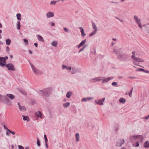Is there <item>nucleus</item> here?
<instances>
[{"label":"nucleus","instance_id":"obj_1","mask_svg":"<svg viewBox=\"0 0 149 149\" xmlns=\"http://www.w3.org/2000/svg\"><path fill=\"white\" fill-rule=\"evenodd\" d=\"M39 91L40 94L43 97H49L52 93V89L51 88H48L40 90Z\"/></svg>","mask_w":149,"mask_h":149},{"label":"nucleus","instance_id":"obj_2","mask_svg":"<svg viewBox=\"0 0 149 149\" xmlns=\"http://www.w3.org/2000/svg\"><path fill=\"white\" fill-rule=\"evenodd\" d=\"M129 57L127 54H120L118 56L117 58L118 59H121L122 61H127Z\"/></svg>","mask_w":149,"mask_h":149},{"label":"nucleus","instance_id":"obj_3","mask_svg":"<svg viewBox=\"0 0 149 149\" xmlns=\"http://www.w3.org/2000/svg\"><path fill=\"white\" fill-rule=\"evenodd\" d=\"M29 62L34 73L36 75L40 74V71L38 69H36L29 61Z\"/></svg>","mask_w":149,"mask_h":149},{"label":"nucleus","instance_id":"obj_4","mask_svg":"<svg viewBox=\"0 0 149 149\" xmlns=\"http://www.w3.org/2000/svg\"><path fill=\"white\" fill-rule=\"evenodd\" d=\"M5 66H6V68H7L8 70H15V69L14 68V65L13 64L10 63L6 64Z\"/></svg>","mask_w":149,"mask_h":149},{"label":"nucleus","instance_id":"obj_5","mask_svg":"<svg viewBox=\"0 0 149 149\" xmlns=\"http://www.w3.org/2000/svg\"><path fill=\"white\" fill-rule=\"evenodd\" d=\"M6 63V61L3 57L0 56V66L2 67L5 66Z\"/></svg>","mask_w":149,"mask_h":149},{"label":"nucleus","instance_id":"obj_6","mask_svg":"<svg viewBox=\"0 0 149 149\" xmlns=\"http://www.w3.org/2000/svg\"><path fill=\"white\" fill-rule=\"evenodd\" d=\"M105 99V97H103L102 99H100L98 101L95 100L94 102L95 103L98 105H102L103 104V102L104 101Z\"/></svg>","mask_w":149,"mask_h":149},{"label":"nucleus","instance_id":"obj_7","mask_svg":"<svg viewBox=\"0 0 149 149\" xmlns=\"http://www.w3.org/2000/svg\"><path fill=\"white\" fill-rule=\"evenodd\" d=\"M124 142L125 141L123 139H120L116 142V146L118 147H121Z\"/></svg>","mask_w":149,"mask_h":149},{"label":"nucleus","instance_id":"obj_8","mask_svg":"<svg viewBox=\"0 0 149 149\" xmlns=\"http://www.w3.org/2000/svg\"><path fill=\"white\" fill-rule=\"evenodd\" d=\"M113 77H111L107 78H105L104 77L103 78H102V83L103 84L105 83L108 82L109 81L112 79L114 78Z\"/></svg>","mask_w":149,"mask_h":149},{"label":"nucleus","instance_id":"obj_9","mask_svg":"<svg viewBox=\"0 0 149 149\" xmlns=\"http://www.w3.org/2000/svg\"><path fill=\"white\" fill-rule=\"evenodd\" d=\"M131 142H134L137 139V135H136L133 136H130L129 138Z\"/></svg>","mask_w":149,"mask_h":149},{"label":"nucleus","instance_id":"obj_10","mask_svg":"<svg viewBox=\"0 0 149 149\" xmlns=\"http://www.w3.org/2000/svg\"><path fill=\"white\" fill-rule=\"evenodd\" d=\"M86 42V39H85L84 40H83L78 45H77L76 46V47L78 48H79L83 46L84 45Z\"/></svg>","mask_w":149,"mask_h":149},{"label":"nucleus","instance_id":"obj_11","mask_svg":"<svg viewBox=\"0 0 149 149\" xmlns=\"http://www.w3.org/2000/svg\"><path fill=\"white\" fill-rule=\"evenodd\" d=\"M134 60V61L135 62H136V63L137 62H141L143 63V62L144 61L143 59H141L140 58H138V57H136L135 58Z\"/></svg>","mask_w":149,"mask_h":149},{"label":"nucleus","instance_id":"obj_12","mask_svg":"<svg viewBox=\"0 0 149 149\" xmlns=\"http://www.w3.org/2000/svg\"><path fill=\"white\" fill-rule=\"evenodd\" d=\"M54 13L51 12H49L46 14V16L48 18H50L54 16Z\"/></svg>","mask_w":149,"mask_h":149},{"label":"nucleus","instance_id":"obj_13","mask_svg":"<svg viewBox=\"0 0 149 149\" xmlns=\"http://www.w3.org/2000/svg\"><path fill=\"white\" fill-rule=\"evenodd\" d=\"M79 29H80V31L81 33V35L83 37H84L86 35V34L84 33V30L81 27H79Z\"/></svg>","mask_w":149,"mask_h":149},{"label":"nucleus","instance_id":"obj_14","mask_svg":"<svg viewBox=\"0 0 149 149\" xmlns=\"http://www.w3.org/2000/svg\"><path fill=\"white\" fill-rule=\"evenodd\" d=\"M93 97H87L86 98H83V99H82L81 101V102H86L88 100H91L92 99H93Z\"/></svg>","mask_w":149,"mask_h":149},{"label":"nucleus","instance_id":"obj_15","mask_svg":"<svg viewBox=\"0 0 149 149\" xmlns=\"http://www.w3.org/2000/svg\"><path fill=\"white\" fill-rule=\"evenodd\" d=\"M36 37L37 38L38 40L42 42H43L44 41V40L43 37L41 36L40 35H36Z\"/></svg>","mask_w":149,"mask_h":149},{"label":"nucleus","instance_id":"obj_16","mask_svg":"<svg viewBox=\"0 0 149 149\" xmlns=\"http://www.w3.org/2000/svg\"><path fill=\"white\" fill-rule=\"evenodd\" d=\"M103 77H95L94 78H93L92 79L93 80H95L96 81L99 82L102 80V78H103Z\"/></svg>","mask_w":149,"mask_h":149},{"label":"nucleus","instance_id":"obj_17","mask_svg":"<svg viewBox=\"0 0 149 149\" xmlns=\"http://www.w3.org/2000/svg\"><path fill=\"white\" fill-rule=\"evenodd\" d=\"M143 146L145 148H149V141H146L144 143Z\"/></svg>","mask_w":149,"mask_h":149},{"label":"nucleus","instance_id":"obj_18","mask_svg":"<svg viewBox=\"0 0 149 149\" xmlns=\"http://www.w3.org/2000/svg\"><path fill=\"white\" fill-rule=\"evenodd\" d=\"M6 96H3L1 95L0 94V103L1 102H5V97Z\"/></svg>","mask_w":149,"mask_h":149},{"label":"nucleus","instance_id":"obj_19","mask_svg":"<svg viewBox=\"0 0 149 149\" xmlns=\"http://www.w3.org/2000/svg\"><path fill=\"white\" fill-rule=\"evenodd\" d=\"M5 101L9 105H10L11 104V101L6 97H5Z\"/></svg>","mask_w":149,"mask_h":149},{"label":"nucleus","instance_id":"obj_20","mask_svg":"<svg viewBox=\"0 0 149 149\" xmlns=\"http://www.w3.org/2000/svg\"><path fill=\"white\" fill-rule=\"evenodd\" d=\"M22 117H23V119L24 120H26L27 122L29 121V118L28 116H25L24 115H22Z\"/></svg>","mask_w":149,"mask_h":149},{"label":"nucleus","instance_id":"obj_21","mask_svg":"<svg viewBox=\"0 0 149 149\" xmlns=\"http://www.w3.org/2000/svg\"><path fill=\"white\" fill-rule=\"evenodd\" d=\"M62 68L63 69H66L67 70H71V67L70 66H68L66 65H63Z\"/></svg>","mask_w":149,"mask_h":149},{"label":"nucleus","instance_id":"obj_22","mask_svg":"<svg viewBox=\"0 0 149 149\" xmlns=\"http://www.w3.org/2000/svg\"><path fill=\"white\" fill-rule=\"evenodd\" d=\"M6 96L8 97L11 100L13 99L15 97L14 96L11 94H6Z\"/></svg>","mask_w":149,"mask_h":149},{"label":"nucleus","instance_id":"obj_23","mask_svg":"<svg viewBox=\"0 0 149 149\" xmlns=\"http://www.w3.org/2000/svg\"><path fill=\"white\" fill-rule=\"evenodd\" d=\"M119 102L120 103L124 104L126 102V100L124 98L121 97L119 99Z\"/></svg>","mask_w":149,"mask_h":149},{"label":"nucleus","instance_id":"obj_24","mask_svg":"<svg viewBox=\"0 0 149 149\" xmlns=\"http://www.w3.org/2000/svg\"><path fill=\"white\" fill-rule=\"evenodd\" d=\"M36 115L38 118H41L42 117V114L40 111H38L36 113Z\"/></svg>","mask_w":149,"mask_h":149},{"label":"nucleus","instance_id":"obj_25","mask_svg":"<svg viewBox=\"0 0 149 149\" xmlns=\"http://www.w3.org/2000/svg\"><path fill=\"white\" fill-rule=\"evenodd\" d=\"M72 95V93L70 91L67 92L66 95V97L67 98H70L71 95Z\"/></svg>","mask_w":149,"mask_h":149},{"label":"nucleus","instance_id":"obj_26","mask_svg":"<svg viewBox=\"0 0 149 149\" xmlns=\"http://www.w3.org/2000/svg\"><path fill=\"white\" fill-rule=\"evenodd\" d=\"M11 40L9 38L7 39L6 40V45H10L11 43Z\"/></svg>","mask_w":149,"mask_h":149},{"label":"nucleus","instance_id":"obj_27","mask_svg":"<svg viewBox=\"0 0 149 149\" xmlns=\"http://www.w3.org/2000/svg\"><path fill=\"white\" fill-rule=\"evenodd\" d=\"M92 26L93 28L94 29V30L97 31V28L95 24L93 22H92Z\"/></svg>","mask_w":149,"mask_h":149},{"label":"nucleus","instance_id":"obj_28","mask_svg":"<svg viewBox=\"0 0 149 149\" xmlns=\"http://www.w3.org/2000/svg\"><path fill=\"white\" fill-rule=\"evenodd\" d=\"M70 103L69 102H67L66 103H63V106L64 107L67 108L70 106Z\"/></svg>","mask_w":149,"mask_h":149},{"label":"nucleus","instance_id":"obj_29","mask_svg":"<svg viewBox=\"0 0 149 149\" xmlns=\"http://www.w3.org/2000/svg\"><path fill=\"white\" fill-rule=\"evenodd\" d=\"M21 14L20 13H17L16 15V16L17 17V19L18 20H21Z\"/></svg>","mask_w":149,"mask_h":149},{"label":"nucleus","instance_id":"obj_30","mask_svg":"<svg viewBox=\"0 0 149 149\" xmlns=\"http://www.w3.org/2000/svg\"><path fill=\"white\" fill-rule=\"evenodd\" d=\"M97 31L94 30L89 35V36L90 37H91L94 35H95Z\"/></svg>","mask_w":149,"mask_h":149},{"label":"nucleus","instance_id":"obj_31","mask_svg":"<svg viewBox=\"0 0 149 149\" xmlns=\"http://www.w3.org/2000/svg\"><path fill=\"white\" fill-rule=\"evenodd\" d=\"M137 139H139V140L142 141L143 139V137L142 135H137Z\"/></svg>","mask_w":149,"mask_h":149},{"label":"nucleus","instance_id":"obj_32","mask_svg":"<svg viewBox=\"0 0 149 149\" xmlns=\"http://www.w3.org/2000/svg\"><path fill=\"white\" fill-rule=\"evenodd\" d=\"M17 29L18 30H20V29L21 25H20V22L19 21H17Z\"/></svg>","mask_w":149,"mask_h":149},{"label":"nucleus","instance_id":"obj_33","mask_svg":"<svg viewBox=\"0 0 149 149\" xmlns=\"http://www.w3.org/2000/svg\"><path fill=\"white\" fill-rule=\"evenodd\" d=\"M76 140L77 141H79V135L78 133H77L75 134Z\"/></svg>","mask_w":149,"mask_h":149},{"label":"nucleus","instance_id":"obj_34","mask_svg":"<svg viewBox=\"0 0 149 149\" xmlns=\"http://www.w3.org/2000/svg\"><path fill=\"white\" fill-rule=\"evenodd\" d=\"M57 43L56 41H53L52 43V45L54 47H56L57 46Z\"/></svg>","mask_w":149,"mask_h":149},{"label":"nucleus","instance_id":"obj_35","mask_svg":"<svg viewBox=\"0 0 149 149\" xmlns=\"http://www.w3.org/2000/svg\"><path fill=\"white\" fill-rule=\"evenodd\" d=\"M112 86H115V87H117L118 86V83L116 82H113L111 83Z\"/></svg>","mask_w":149,"mask_h":149},{"label":"nucleus","instance_id":"obj_36","mask_svg":"<svg viewBox=\"0 0 149 149\" xmlns=\"http://www.w3.org/2000/svg\"><path fill=\"white\" fill-rule=\"evenodd\" d=\"M59 1H52L50 3V4L51 5H55L56 2Z\"/></svg>","mask_w":149,"mask_h":149},{"label":"nucleus","instance_id":"obj_37","mask_svg":"<svg viewBox=\"0 0 149 149\" xmlns=\"http://www.w3.org/2000/svg\"><path fill=\"white\" fill-rule=\"evenodd\" d=\"M132 55L131 56V58L134 60L136 57L135 56V52L134 51H133L132 52Z\"/></svg>","mask_w":149,"mask_h":149},{"label":"nucleus","instance_id":"obj_38","mask_svg":"<svg viewBox=\"0 0 149 149\" xmlns=\"http://www.w3.org/2000/svg\"><path fill=\"white\" fill-rule=\"evenodd\" d=\"M37 145L38 146H40V140H39L38 138H37Z\"/></svg>","mask_w":149,"mask_h":149},{"label":"nucleus","instance_id":"obj_39","mask_svg":"<svg viewBox=\"0 0 149 149\" xmlns=\"http://www.w3.org/2000/svg\"><path fill=\"white\" fill-rule=\"evenodd\" d=\"M133 63L134 64V65H138V66H140V67L143 68V66H142L141 65H139V63H136V62H135L134 61H133Z\"/></svg>","mask_w":149,"mask_h":149},{"label":"nucleus","instance_id":"obj_40","mask_svg":"<svg viewBox=\"0 0 149 149\" xmlns=\"http://www.w3.org/2000/svg\"><path fill=\"white\" fill-rule=\"evenodd\" d=\"M23 42L25 43V45H28V41L26 39H23Z\"/></svg>","mask_w":149,"mask_h":149},{"label":"nucleus","instance_id":"obj_41","mask_svg":"<svg viewBox=\"0 0 149 149\" xmlns=\"http://www.w3.org/2000/svg\"><path fill=\"white\" fill-rule=\"evenodd\" d=\"M132 90L133 88H132L130 91L128 93V94L129 95V96L130 97H131L132 96Z\"/></svg>","mask_w":149,"mask_h":149},{"label":"nucleus","instance_id":"obj_42","mask_svg":"<svg viewBox=\"0 0 149 149\" xmlns=\"http://www.w3.org/2000/svg\"><path fill=\"white\" fill-rule=\"evenodd\" d=\"M144 69L141 68H139L138 69H137L136 70V71H142L144 72Z\"/></svg>","mask_w":149,"mask_h":149},{"label":"nucleus","instance_id":"obj_43","mask_svg":"<svg viewBox=\"0 0 149 149\" xmlns=\"http://www.w3.org/2000/svg\"><path fill=\"white\" fill-rule=\"evenodd\" d=\"M6 50L8 54H9V52L10 51V49L8 46H7L6 47Z\"/></svg>","mask_w":149,"mask_h":149},{"label":"nucleus","instance_id":"obj_44","mask_svg":"<svg viewBox=\"0 0 149 149\" xmlns=\"http://www.w3.org/2000/svg\"><path fill=\"white\" fill-rule=\"evenodd\" d=\"M26 109L25 107L24 106H22L21 108V109L20 110V111H26Z\"/></svg>","mask_w":149,"mask_h":149},{"label":"nucleus","instance_id":"obj_45","mask_svg":"<svg viewBox=\"0 0 149 149\" xmlns=\"http://www.w3.org/2000/svg\"><path fill=\"white\" fill-rule=\"evenodd\" d=\"M44 138L45 142L48 141V139L47 138V135L46 134H45L44 135Z\"/></svg>","mask_w":149,"mask_h":149},{"label":"nucleus","instance_id":"obj_46","mask_svg":"<svg viewBox=\"0 0 149 149\" xmlns=\"http://www.w3.org/2000/svg\"><path fill=\"white\" fill-rule=\"evenodd\" d=\"M8 132L12 134H13V135H15V132H14V131H12L10 130H9Z\"/></svg>","mask_w":149,"mask_h":149},{"label":"nucleus","instance_id":"obj_47","mask_svg":"<svg viewBox=\"0 0 149 149\" xmlns=\"http://www.w3.org/2000/svg\"><path fill=\"white\" fill-rule=\"evenodd\" d=\"M135 21L138 24L141 23V20L140 19H138L136 20Z\"/></svg>","mask_w":149,"mask_h":149},{"label":"nucleus","instance_id":"obj_48","mask_svg":"<svg viewBox=\"0 0 149 149\" xmlns=\"http://www.w3.org/2000/svg\"><path fill=\"white\" fill-rule=\"evenodd\" d=\"M18 148L19 149H24V147L21 145H19Z\"/></svg>","mask_w":149,"mask_h":149},{"label":"nucleus","instance_id":"obj_49","mask_svg":"<svg viewBox=\"0 0 149 149\" xmlns=\"http://www.w3.org/2000/svg\"><path fill=\"white\" fill-rule=\"evenodd\" d=\"M135 143L136 144V145H135V147H138L139 145V142L138 141H137V142H136Z\"/></svg>","mask_w":149,"mask_h":149},{"label":"nucleus","instance_id":"obj_50","mask_svg":"<svg viewBox=\"0 0 149 149\" xmlns=\"http://www.w3.org/2000/svg\"><path fill=\"white\" fill-rule=\"evenodd\" d=\"M63 29L64 30V31L68 33L69 32V31L68 29L65 27H64L63 28Z\"/></svg>","mask_w":149,"mask_h":149},{"label":"nucleus","instance_id":"obj_51","mask_svg":"<svg viewBox=\"0 0 149 149\" xmlns=\"http://www.w3.org/2000/svg\"><path fill=\"white\" fill-rule=\"evenodd\" d=\"M3 127H4V128L5 129V130H6L7 131H8L9 130V129H8L7 128V127H6V126L5 125H4L3 126Z\"/></svg>","mask_w":149,"mask_h":149},{"label":"nucleus","instance_id":"obj_52","mask_svg":"<svg viewBox=\"0 0 149 149\" xmlns=\"http://www.w3.org/2000/svg\"><path fill=\"white\" fill-rule=\"evenodd\" d=\"M113 52L115 54H118V52L117 50L116 49H113Z\"/></svg>","mask_w":149,"mask_h":149},{"label":"nucleus","instance_id":"obj_53","mask_svg":"<svg viewBox=\"0 0 149 149\" xmlns=\"http://www.w3.org/2000/svg\"><path fill=\"white\" fill-rule=\"evenodd\" d=\"M128 79L131 78V79H136V77H135L129 76L128 77Z\"/></svg>","mask_w":149,"mask_h":149},{"label":"nucleus","instance_id":"obj_54","mask_svg":"<svg viewBox=\"0 0 149 149\" xmlns=\"http://www.w3.org/2000/svg\"><path fill=\"white\" fill-rule=\"evenodd\" d=\"M47 142H48V141H45V145L47 148H48V146Z\"/></svg>","mask_w":149,"mask_h":149},{"label":"nucleus","instance_id":"obj_55","mask_svg":"<svg viewBox=\"0 0 149 149\" xmlns=\"http://www.w3.org/2000/svg\"><path fill=\"white\" fill-rule=\"evenodd\" d=\"M85 49L83 47L81 49H80L79 51L78 52V53H80V52L83 51Z\"/></svg>","mask_w":149,"mask_h":149},{"label":"nucleus","instance_id":"obj_56","mask_svg":"<svg viewBox=\"0 0 149 149\" xmlns=\"http://www.w3.org/2000/svg\"><path fill=\"white\" fill-rule=\"evenodd\" d=\"M134 18L135 19V20H137V19H138V16H136V15H134Z\"/></svg>","mask_w":149,"mask_h":149},{"label":"nucleus","instance_id":"obj_57","mask_svg":"<svg viewBox=\"0 0 149 149\" xmlns=\"http://www.w3.org/2000/svg\"><path fill=\"white\" fill-rule=\"evenodd\" d=\"M116 18L117 19L119 20L121 22H123V20L122 19H120L118 17H116Z\"/></svg>","mask_w":149,"mask_h":149},{"label":"nucleus","instance_id":"obj_58","mask_svg":"<svg viewBox=\"0 0 149 149\" xmlns=\"http://www.w3.org/2000/svg\"><path fill=\"white\" fill-rule=\"evenodd\" d=\"M140 28H142V26H141V23H140L139 24H138Z\"/></svg>","mask_w":149,"mask_h":149},{"label":"nucleus","instance_id":"obj_59","mask_svg":"<svg viewBox=\"0 0 149 149\" xmlns=\"http://www.w3.org/2000/svg\"><path fill=\"white\" fill-rule=\"evenodd\" d=\"M149 118V114L147 116L145 117L144 118L146 120H147Z\"/></svg>","mask_w":149,"mask_h":149},{"label":"nucleus","instance_id":"obj_60","mask_svg":"<svg viewBox=\"0 0 149 149\" xmlns=\"http://www.w3.org/2000/svg\"><path fill=\"white\" fill-rule=\"evenodd\" d=\"M144 72H145L146 73H147L149 74V71L147 70H146L145 69H144Z\"/></svg>","mask_w":149,"mask_h":149},{"label":"nucleus","instance_id":"obj_61","mask_svg":"<svg viewBox=\"0 0 149 149\" xmlns=\"http://www.w3.org/2000/svg\"><path fill=\"white\" fill-rule=\"evenodd\" d=\"M3 57V58L6 61V60L8 59V57L7 56H6L5 57Z\"/></svg>","mask_w":149,"mask_h":149},{"label":"nucleus","instance_id":"obj_62","mask_svg":"<svg viewBox=\"0 0 149 149\" xmlns=\"http://www.w3.org/2000/svg\"><path fill=\"white\" fill-rule=\"evenodd\" d=\"M50 24H51L52 26H53L55 25V24L52 22H51Z\"/></svg>","mask_w":149,"mask_h":149},{"label":"nucleus","instance_id":"obj_63","mask_svg":"<svg viewBox=\"0 0 149 149\" xmlns=\"http://www.w3.org/2000/svg\"><path fill=\"white\" fill-rule=\"evenodd\" d=\"M34 45H35V46L36 47H38V44L37 43H34Z\"/></svg>","mask_w":149,"mask_h":149},{"label":"nucleus","instance_id":"obj_64","mask_svg":"<svg viewBox=\"0 0 149 149\" xmlns=\"http://www.w3.org/2000/svg\"><path fill=\"white\" fill-rule=\"evenodd\" d=\"M9 132H8V131H7L6 132V135H8V136H9L10 135V133H9Z\"/></svg>","mask_w":149,"mask_h":149}]
</instances>
